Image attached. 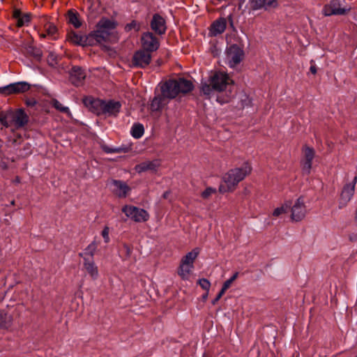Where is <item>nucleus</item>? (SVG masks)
Instances as JSON below:
<instances>
[{"mask_svg":"<svg viewBox=\"0 0 357 357\" xmlns=\"http://www.w3.org/2000/svg\"><path fill=\"white\" fill-rule=\"evenodd\" d=\"M171 194V191L169 190H167V191H165L163 194H162V198L166 199L169 197V195Z\"/></svg>","mask_w":357,"mask_h":357,"instance_id":"603ef678","label":"nucleus"},{"mask_svg":"<svg viewBox=\"0 0 357 357\" xmlns=\"http://www.w3.org/2000/svg\"><path fill=\"white\" fill-rule=\"evenodd\" d=\"M227 289H225L224 287H222L220 291H219V293L218 294V295L222 298V296L225 294V293L226 292Z\"/></svg>","mask_w":357,"mask_h":357,"instance_id":"864d4df0","label":"nucleus"},{"mask_svg":"<svg viewBox=\"0 0 357 357\" xmlns=\"http://www.w3.org/2000/svg\"><path fill=\"white\" fill-rule=\"evenodd\" d=\"M66 18L68 23L72 24L75 29L81 26L82 22L79 20V15L75 10H69L67 12Z\"/></svg>","mask_w":357,"mask_h":357,"instance_id":"bb28decb","label":"nucleus"},{"mask_svg":"<svg viewBox=\"0 0 357 357\" xmlns=\"http://www.w3.org/2000/svg\"><path fill=\"white\" fill-rule=\"evenodd\" d=\"M158 86L160 90H162L172 100L178 96H185L194 89L192 82L184 77L169 79L161 82Z\"/></svg>","mask_w":357,"mask_h":357,"instance_id":"7ed1b4c3","label":"nucleus"},{"mask_svg":"<svg viewBox=\"0 0 357 357\" xmlns=\"http://www.w3.org/2000/svg\"><path fill=\"white\" fill-rule=\"evenodd\" d=\"M291 207V202L287 201L282 206L276 208L273 212V215L274 217H278L282 213H286L288 211V209Z\"/></svg>","mask_w":357,"mask_h":357,"instance_id":"f704fd0d","label":"nucleus"},{"mask_svg":"<svg viewBox=\"0 0 357 357\" xmlns=\"http://www.w3.org/2000/svg\"><path fill=\"white\" fill-rule=\"evenodd\" d=\"M70 81L75 86H79L86 78V73L81 67L75 66L70 70Z\"/></svg>","mask_w":357,"mask_h":357,"instance_id":"aec40b11","label":"nucleus"},{"mask_svg":"<svg viewBox=\"0 0 357 357\" xmlns=\"http://www.w3.org/2000/svg\"><path fill=\"white\" fill-rule=\"evenodd\" d=\"M220 298H221L218 295H217L216 297L212 301V304L215 305Z\"/></svg>","mask_w":357,"mask_h":357,"instance_id":"5fc2aeb1","label":"nucleus"},{"mask_svg":"<svg viewBox=\"0 0 357 357\" xmlns=\"http://www.w3.org/2000/svg\"><path fill=\"white\" fill-rule=\"evenodd\" d=\"M57 27L52 22H47L43 26V31L39 33L40 38H45L50 36L54 40L56 39L55 35L57 33Z\"/></svg>","mask_w":357,"mask_h":357,"instance_id":"393cba45","label":"nucleus"},{"mask_svg":"<svg viewBox=\"0 0 357 357\" xmlns=\"http://www.w3.org/2000/svg\"><path fill=\"white\" fill-rule=\"evenodd\" d=\"M7 327V314L0 310V328H6Z\"/></svg>","mask_w":357,"mask_h":357,"instance_id":"37998d69","label":"nucleus"},{"mask_svg":"<svg viewBox=\"0 0 357 357\" xmlns=\"http://www.w3.org/2000/svg\"><path fill=\"white\" fill-rule=\"evenodd\" d=\"M11 204H12V205H15V201H14V200H13V201L11 202Z\"/></svg>","mask_w":357,"mask_h":357,"instance_id":"6e6d98bb","label":"nucleus"},{"mask_svg":"<svg viewBox=\"0 0 357 357\" xmlns=\"http://www.w3.org/2000/svg\"><path fill=\"white\" fill-rule=\"evenodd\" d=\"M121 211L135 222H146L149 219V213L144 208H140L132 205H125Z\"/></svg>","mask_w":357,"mask_h":357,"instance_id":"39448f33","label":"nucleus"},{"mask_svg":"<svg viewBox=\"0 0 357 357\" xmlns=\"http://www.w3.org/2000/svg\"><path fill=\"white\" fill-rule=\"evenodd\" d=\"M250 9L257 10L264 8L268 10L269 8H275L278 6V0H250Z\"/></svg>","mask_w":357,"mask_h":357,"instance_id":"6ab92c4d","label":"nucleus"},{"mask_svg":"<svg viewBox=\"0 0 357 357\" xmlns=\"http://www.w3.org/2000/svg\"><path fill=\"white\" fill-rule=\"evenodd\" d=\"M238 274H239V273H238V272H235V273H234V275H232V276H231L229 280L231 282H233L234 281H235V280L237 279V278H238Z\"/></svg>","mask_w":357,"mask_h":357,"instance_id":"8fccbe9b","label":"nucleus"},{"mask_svg":"<svg viewBox=\"0 0 357 357\" xmlns=\"http://www.w3.org/2000/svg\"><path fill=\"white\" fill-rule=\"evenodd\" d=\"M356 182L357 176H355L352 183H347L344 185L340 194L339 208L346 206L354 196Z\"/></svg>","mask_w":357,"mask_h":357,"instance_id":"9b49d317","label":"nucleus"},{"mask_svg":"<svg viewBox=\"0 0 357 357\" xmlns=\"http://www.w3.org/2000/svg\"><path fill=\"white\" fill-rule=\"evenodd\" d=\"M232 282L229 280H226L223 284H222V287H224L225 289H226L227 290L230 287V286L231 285Z\"/></svg>","mask_w":357,"mask_h":357,"instance_id":"09e8293b","label":"nucleus"},{"mask_svg":"<svg viewBox=\"0 0 357 357\" xmlns=\"http://www.w3.org/2000/svg\"><path fill=\"white\" fill-rule=\"evenodd\" d=\"M303 152H304V157L305 160H310L312 161L315 152L313 148L309 147L307 146H305L303 147Z\"/></svg>","mask_w":357,"mask_h":357,"instance_id":"4c0bfd02","label":"nucleus"},{"mask_svg":"<svg viewBox=\"0 0 357 357\" xmlns=\"http://www.w3.org/2000/svg\"><path fill=\"white\" fill-rule=\"evenodd\" d=\"M109 227L105 226L104 227L103 230L102 231V234H101L105 243L109 242Z\"/></svg>","mask_w":357,"mask_h":357,"instance_id":"a18cd8bd","label":"nucleus"},{"mask_svg":"<svg viewBox=\"0 0 357 357\" xmlns=\"http://www.w3.org/2000/svg\"><path fill=\"white\" fill-rule=\"evenodd\" d=\"M356 357H357V354H356Z\"/></svg>","mask_w":357,"mask_h":357,"instance_id":"4d7b16f0","label":"nucleus"},{"mask_svg":"<svg viewBox=\"0 0 357 357\" xmlns=\"http://www.w3.org/2000/svg\"><path fill=\"white\" fill-rule=\"evenodd\" d=\"M26 50L27 54L35 58L40 59L43 55L42 51L34 46L29 45Z\"/></svg>","mask_w":357,"mask_h":357,"instance_id":"58836bf2","label":"nucleus"},{"mask_svg":"<svg viewBox=\"0 0 357 357\" xmlns=\"http://www.w3.org/2000/svg\"><path fill=\"white\" fill-rule=\"evenodd\" d=\"M30 88L31 86L29 83L26 82H19L0 87V93L5 96L19 94L28 91Z\"/></svg>","mask_w":357,"mask_h":357,"instance_id":"9d476101","label":"nucleus"},{"mask_svg":"<svg viewBox=\"0 0 357 357\" xmlns=\"http://www.w3.org/2000/svg\"><path fill=\"white\" fill-rule=\"evenodd\" d=\"M121 108V104L119 101H115L114 100H109L108 101L104 100L102 114L116 116Z\"/></svg>","mask_w":357,"mask_h":357,"instance_id":"412c9836","label":"nucleus"},{"mask_svg":"<svg viewBox=\"0 0 357 357\" xmlns=\"http://www.w3.org/2000/svg\"><path fill=\"white\" fill-rule=\"evenodd\" d=\"M95 31V34L96 38H98L99 43H102L103 42L110 41V37L113 36L112 33H110L109 31L104 30L102 29H98Z\"/></svg>","mask_w":357,"mask_h":357,"instance_id":"2f4dec72","label":"nucleus"},{"mask_svg":"<svg viewBox=\"0 0 357 357\" xmlns=\"http://www.w3.org/2000/svg\"><path fill=\"white\" fill-rule=\"evenodd\" d=\"M252 168L248 162L243 163L241 167H235L225 173L219 185L218 191L221 194L233 192L238 183L252 172Z\"/></svg>","mask_w":357,"mask_h":357,"instance_id":"f03ea898","label":"nucleus"},{"mask_svg":"<svg viewBox=\"0 0 357 357\" xmlns=\"http://www.w3.org/2000/svg\"><path fill=\"white\" fill-rule=\"evenodd\" d=\"M84 105L93 114L100 116L102 115V107L104 100L99 98H94L92 96H86L83 98Z\"/></svg>","mask_w":357,"mask_h":357,"instance_id":"4468645a","label":"nucleus"},{"mask_svg":"<svg viewBox=\"0 0 357 357\" xmlns=\"http://www.w3.org/2000/svg\"><path fill=\"white\" fill-rule=\"evenodd\" d=\"M131 135L135 139L141 138L144 133V128L142 123H134L130 131Z\"/></svg>","mask_w":357,"mask_h":357,"instance_id":"72a5a7b5","label":"nucleus"},{"mask_svg":"<svg viewBox=\"0 0 357 357\" xmlns=\"http://www.w3.org/2000/svg\"><path fill=\"white\" fill-rule=\"evenodd\" d=\"M160 91V93L155 95L149 105V109L152 112H161L167 105L169 100H172L162 90Z\"/></svg>","mask_w":357,"mask_h":357,"instance_id":"f8f14e48","label":"nucleus"},{"mask_svg":"<svg viewBox=\"0 0 357 357\" xmlns=\"http://www.w3.org/2000/svg\"><path fill=\"white\" fill-rule=\"evenodd\" d=\"M151 59V53L141 49L134 53L131 61L132 66L135 68H145L150 64Z\"/></svg>","mask_w":357,"mask_h":357,"instance_id":"1a4fd4ad","label":"nucleus"},{"mask_svg":"<svg viewBox=\"0 0 357 357\" xmlns=\"http://www.w3.org/2000/svg\"><path fill=\"white\" fill-rule=\"evenodd\" d=\"M305 205L302 197L297 199L294 205L291 207V218L293 220L298 222L305 216Z\"/></svg>","mask_w":357,"mask_h":357,"instance_id":"2eb2a0df","label":"nucleus"},{"mask_svg":"<svg viewBox=\"0 0 357 357\" xmlns=\"http://www.w3.org/2000/svg\"><path fill=\"white\" fill-rule=\"evenodd\" d=\"M151 29L158 35H163L166 32L167 26L165 20L158 13L153 15L150 23Z\"/></svg>","mask_w":357,"mask_h":357,"instance_id":"dca6fc26","label":"nucleus"},{"mask_svg":"<svg viewBox=\"0 0 357 357\" xmlns=\"http://www.w3.org/2000/svg\"><path fill=\"white\" fill-rule=\"evenodd\" d=\"M160 166V160L155 159L151 161H144L135 167V170L140 174L147 171H157V169Z\"/></svg>","mask_w":357,"mask_h":357,"instance_id":"4be33fe9","label":"nucleus"},{"mask_svg":"<svg viewBox=\"0 0 357 357\" xmlns=\"http://www.w3.org/2000/svg\"><path fill=\"white\" fill-rule=\"evenodd\" d=\"M95 31H91L90 33H89L87 36H84V40H83V47L85 46H94L98 44H100L99 43L98 38H96Z\"/></svg>","mask_w":357,"mask_h":357,"instance_id":"473e14b6","label":"nucleus"},{"mask_svg":"<svg viewBox=\"0 0 357 357\" xmlns=\"http://www.w3.org/2000/svg\"><path fill=\"white\" fill-rule=\"evenodd\" d=\"M312 161L304 160L302 164V170L303 173L310 174L312 169Z\"/></svg>","mask_w":357,"mask_h":357,"instance_id":"79ce46f5","label":"nucleus"},{"mask_svg":"<svg viewBox=\"0 0 357 357\" xmlns=\"http://www.w3.org/2000/svg\"><path fill=\"white\" fill-rule=\"evenodd\" d=\"M238 274H239V273H238V272H235V273H234V275H232V276H231L229 280L231 282H233L234 281H235V280L237 279V278H238Z\"/></svg>","mask_w":357,"mask_h":357,"instance_id":"3c124183","label":"nucleus"},{"mask_svg":"<svg viewBox=\"0 0 357 357\" xmlns=\"http://www.w3.org/2000/svg\"><path fill=\"white\" fill-rule=\"evenodd\" d=\"M121 252L123 255V259H128L130 257L132 252V247L127 243H123L121 248Z\"/></svg>","mask_w":357,"mask_h":357,"instance_id":"ea45409f","label":"nucleus"},{"mask_svg":"<svg viewBox=\"0 0 357 357\" xmlns=\"http://www.w3.org/2000/svg\"><path fill=\"white\" fill-rule=\"evenodd\" d=\"M84 268L93 280H96L98 277V268L96 265L93 259L87 257L84 260Z\"/></svg>","mask_w":357,"mask_h":357,"instance_id":"5701e85b","label":"nucleus"},{"mask_svg":"<svg viewBox=\"0 0 357 357\" xmlns=\"http://www.w3.org/2000/svg\"><path fill=\"white\" fill-rule=\"evenodd\" d=\"M101 149L106 153H128L130 148L126 146H121L117 148H111L106 145L105 144H102L100 145Z\"/></svg>","mask_w":357,"mask_h":357,"instance_id":"cd10ccee","label":"nucleus"},{"mask_svg":"<svg viewBox=\"0 0 357 357\" xmlns=\"http://www.w3.org/2000/svg\"><path fill=\"white\" fill-rule=\"evenodd\" d=\"M12 17L16 20V26L20 28L29 24L32 15L30 13H22L20 9L15 8L13 10Z\"/></svg>","mask_w":357,"mask_h":357,"instance_id":"a211bd4d","label":"nucleus"},{"mask_svg":"<svg viewBox=\"0 0 357 357\" xmlns=\"http://www.w3.org/2000/svg\"><path fill=\"white\" fill-rule=\"evenodd\" d=\"M351 10L349 6H342L340 0H331L323 8V13L326 16L345 15Z\"/></svg>","mask_w":357,"mask_h":357,"instance_id":"423d86ee","label":"nucleus"},{"mask_svg":"<svg viewBox=\"0 0 357 357\" xmlns=\"http://www.w3.org/2000/svg\"><path fill=\"white\" fill-rule=\"evenodd\" d=\"M96 250L97 244L95 241H93L85 248L84 252L79 253V256L82 257L84 260H85V259L87 257L93 259V256Z\"/></svg>","mask_w":357,"mask_h":357,"instance_id":"c756f323","label":"nucleus"},{"mask_svg":"<svg viewBox=\"0 0 357 357\" xmlns=\"http://www.w3.org/2000/svg\"><path fill=\"white\" fill-rule=\"evenodd\" d=\"M116 26V22L107 18H102L96 25L97 28L107 31L114 30Z\"/></svg>","mask_w":357,"mask_h":357,"instance_id":"7c9ffc66","label":"nucleus"},{"mask_svg":"<svg viewBox=\"0 0 357 357\" xmlns=\"http://www.w3.org/2000/svg\"><path fill=\"white\" fill-rule=\"evenodd\" d=\"M111 184L113 186L112 192L118 198H126L131 190L130 186L121 180L112 179Z\"/></svg>","mask_w":357,"mask_h":357,"instance_id":"ddd939ff","label":"nucleus"},{"mask_svg":"<svg viewBox=\"0 0 357 357\" xmlns=\"http://www.w3.org/2000/svg\"><path fill=\"white\" fill-rule=\"evenodd\" d=\"M227 26L226 19L224 17H220L216 20H215L211 26V31L214 36L218 34L222 33L225 29Z\"/></svg>","mask_w":357,"mask_h":357,"instance_id":"a878e982","label":"nucleus"},{"mask_svg":"<svg viewBox=\"0 0 357 357\" xmlns=\"http://www.w3.org/2000/svg\"><path fill=\"white\" fill-rule=\"evenodd\" d=\"M197 283L200 285V287L206 291H208L211 287V283L206 278L199 279Z\"/></svg>","mask_w":357,"mask_h":357,"instance_id":"c03bdc74","label":"nucleus"},{"mask_svg":"<svg viewBox=\"0 0 357 357\" xmlns=\"http://www.w3.org/2000/svg\"><path fill=\"white\" fill-rule=\"evenodd\" d=\"M216 189L212 187L206 188L201 194V196L203 199H208L213 194L216 193Z\"/></svg>","mask_w":357,"mask_h":357,"instance_id":"a19ab883","label":"nucleus"},{"mask_svg":"<svg viewBox=\"0 0 357 357\" xmlns=\"http://www.w3.org/2000/svg\"><path fill=\"white\" fill-rule=\"evenodd\" d=\"M313 61H311V63H312ZM310 71L312 74L316 75L317 73V68L314 64H311L310 68Z\"/></svg>","mask_w":357,"mask_h":357,"instance_id":"de8ad7c7","label":"nucleus"},{"mask_svg":"<svg viewBox=\"0 0 357 357\" xmlns=\"http://www.w3.org/2000/svg\"><path fill=\"white\" fill-rule=\"evenodd\" d=\"M142 50L152 53L157 51L160 47L159 39L152 32H144L141 38Z\"/></svg>","mask_w":357,"mask_h":357,"instance_id":"0eeeda50","label":"nucleus"},{"mask_svg":"<svg viewBox=\"0 0 357 357\" xmlns=\"http://www.w3.org/2000/svg\"><path fill=\"white\" fill-rule=\"evenodd\" d=\"M234 81L225 72L215 71L209 77L208 83L202 82L201 93L207 98L210 97L212 91L219 93L226 91L225 94H219L217 101L220 104L229 102L234 97Z\"/></svg>","mask_w":357,"mask_h":357,"instance_id":"f257e3e1","label":"nucleus"},{"mask_svg":"<svg viewBox=\"0 0 357 357\" xmlns=\"http://www.w3.org/2000/svg\"><path fill=\"white\" fill-rule=\"evenodd\" d=\"M14 109H10L0 112V123L6 128L13 126Z\"/></svg>","mask_w":357,"mask_h":357,"instance_id":"b1692460","label":"nucleus"},{"mask_svg":"<svg viewBox=\"0 0 357 357\" xmlns=\"http://www.w3.org/2000/svg\"><path fill=\"white\" fill-rule=\"evenodd\" d=\"M66 40L73 45L82 46L84 36L79 35L74 31H70L67 33Z\"/></svg>","mask_w":357,"mask_h":357,"instance_id":"c85d7f7f","label":"nucleus"},{"mask_svg":"<svg viewBox=\"0 0 357 357\" xmlns=\"http://www.w3.org/2000/svg\"><path fill=\"white\" fill-rule=\"evenodd\" d=\"M29 121V117L24 109H14L13 127L18 130L24 128Z\"/></svg>","mask_w":357,"mask_h":357,"instance_id":"f3484780","label":"nucleus"},{"mask_svg":"<svg viewBox=\"0 0 357 357\" xmlns=\"http://www.w3.org/2000/svg\"><path fill=\"white\" fill-rule=\"evenodd\" d=\"M140 24L138 23L136 20H132L131 22L128 23L124 26V30L126 32H130L132 30H134L135 32H138L140 29Z\"/></svg>","mask_w":357,"mask_h":357,"instance_id":"e433bc0d","label":"nucleus"},{"mask_svg":"<svg viewBox=\"0 0 357 357\" xmlns=\"http://www.w3.org/2000/svg\"><path fill=\"white\" fill-rule=\"evenodd\" d=\"M51 105L53 107L61 113L70 114L68 107L63 106L62 104L56 99H52L51 101Z\"/></svg>","mask_w":357,"mask_h":357,"instance_id":"c9c22d12","label":"nucleus"},{"mask_svg":"<svg viewBox=\"0 0 357 357\" xmlns=\"http://www.w3.org/2000/svg\"><path fill=\"white\" fill-rule=\"evenodd\" d=\"M227 57L230 67L239 64L244 57V51L236 44L231 45L226 50Z\"/></svg>","mask_w":357,"mask_h":357,"instance_id":"6e6552de","label":"nucleus"},{"mask_svg":"<svg viewBox=\"0 0 357 357\" xmlns=\"http://www.w3.org/2000/svg\"><path fill=\"white\" fill-rule=\"evenodd\" d=\"M24 103L28 107H33L38 104V102L35 98H26L24 101Z\"/></svg>","mask_w":357,"mask_h":357,"instance_id":"49530a36","label":"nucleus"},{"mask_svg":"<svg viewBox=\"0 0 357 357\" xmlns=\"http://www.w3.org/2000/svg\"><path fill=\"white\" fill-rule=\"evenodd\" d=\"M199 248H195L182 257L178 268V274L183 280L188 278L190 273L194 268V261L199 255Z\"/></svg>","mask_w":357,"mask_h":357,"instance_id":"20e7f679","label":"nucleus"}]
</instances>
